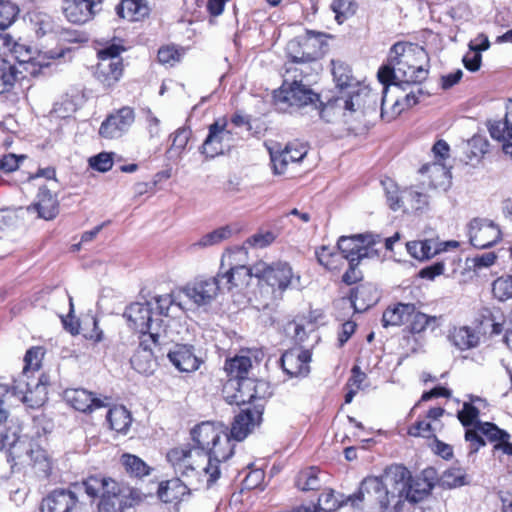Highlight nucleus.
Instances as JSON below:
<instances>
[{
    "mask_svg": "<svg viewBox=\"0 0 512 512\" xmlns=\"http://www.w3.org/2000/svg\"><path fill=\"white\" fill-rule=\"evenodd\" d=\"M135 110L130 106H122L106 116L99 128V135L108 140L121 138L135 121Z\"/></svg>",
    "mask_w": 512,
    "mask_h": 512,
    "instance_id": "f3484780",
    "label": "nucleus"
},
{
    "mask_svg": "<svg viewBox=\"0 0 512 512\" xmlns=\"http://www.w3.org/2000/svg\"><path fill=\"white\" fill-rule=\"evenodd\" d=\"M21 78L22 73L14 64L0 58V92L10 91Z\"/></svg>",
    "mask_w": 512,
    "mask_h": 512,
    "instance_id": "09e8293b",
    "label": "nucleus"
},
{
    "mask_svg": "<svg viewBox=\"0 0 512 512\" xmlns=\"http://www.w3.org/2000/svg\"><path fill=\"white\" fill-rule=\"evenodd\" d=\"M438 480L436 469L425 468L419 475L412 477L405 490V497L413 503L428 497Z\"/></svg>",
    "mask_w": 512,
    "mask_h": 512,
    "instance_id": "393cba45",
    "label": "nucleus"
},
{
    "mask_svg": "<svg viewBox=\"0 0 512 512\" xmlns=\"http://www.w3.org/2000/svg\"><path fill=\"white\" fill-rule=\"evenodd\" d=\"M492 296L499 302L512 299V275H502L492 282Z\"/></svg>",
    "mask_w": 512,
    "mask_h": 512,
    "instance_id": "6e6d98bb",
    "label": "nucleus"
},
{
    "mask_svg": "<svg viewBox=\"0 0 512 512\" xmlns=\"http://www.w3.org/2000/svg\"><path fill=\"white\" fill-rule=\"evenodd\" d=\"M126 51L122 44L107 43L97 49V64L93 76L105 90L115 88L124 76L125 64L121 54Z\"/></svg>",
    "mask_w": 512,
    "mask_h": 512,
    "instance_id": "0eeeda50",
    "label": "nucleus"
},
{
    "mask_svg": "<svg viewBox=\"0 0 512 512\" xmlns=\"http://www.w3.org/2000/svg\"><path fill=\"white\" fill-rule=\"evenodd\" d=\"M366 380V373L363 372L358 365H354L351 369L350 377L344 386V402L346 404L351 403L355 395L364 388V383Z\"/></svg>",
    "mask_w": 512,
    "mask_h": 512,
    "instance_id": "de8ad7c7",
    "label": "nucleus"
},
{
    "mask_svg": "<svg viewBox=\"0 0 512 512\" xmlns=\"http://www.w3.org/2000/svg\"><path fill=\"white\" fill-rule=\"evenodd\" d=\"M38 216L45 220L54 219L59 213V202L47 187L39 188L37 200L33 203Z\"/></svg>",
    "mask_w": 512,
    "mask_h": 512,
    "instance_id": "f704fd0d",
    "label": "nucleus"
},
{
    "mask_svg": "<svg viewBox=\"0 0 512 512\" xmlns=\"http://www.w3.org/2000/svg\"><path fill=\"white\" fill-rule=\"evenodd\" d=\"M259 401L247 402L249 406L241 409L234 417L229 432L232 441L244 440L261 423L263 404L259 403Z\"/></svg>",
    "mask_w": 512,
    "mask_h": 512,
    "instance_id": "a211bd4d",
    "label": "nucleus"
},
{
    "mask_svg": "<svg viewBox=\"0 0 512 512\" xmlns=\"http://www.w3.org/2000/svg\"><path fill=\"white\" fill-rule=\"evenodd\" d=\"M124 316L128 325L135 332H143L151 329L152 309L148 303H132L125 312Z\"/></svg>",
    "mask_w": 512,
    "mask_h": 512,
    "instance_id": "c85d7f7f",
    "label": "nucleus"
},
{
    "mask_svg": "<svg viewBox=\"0 0 512 512\" xmlns=\"http://www.w3.org/2000/svg\"><path fill=\"white\" fill-rule=\"evenodd\" d=\"M441 485L448 488H456L468 484L465 469L461 467H450L440 477Z\"/></svg>",
    "mask_w": 512,
    "mask_h": 512,
    "instance_id": "13d9d810",
    "label": "nucleus"
},
{
    "mask_svg": "<svg viewBox=\"0 0 512 512\" xmlns=\"http://www.w3.org/2000/svg\"><path fill=\"white\" fill-rule=\"evenodd\" d=\"M330 9L335 14V21L341 25L356 14L358 4L355 0H333Z\"/></svg>",
    "mask_w": 512,
    "mask_h": 512,
    "instance_id": "603ef678",
    "label": "nucleus"
},
{
    "mask_svg": "<svg viewBox=\"0 0 512 512\" xmlns=\"http://www.w3.org/2000/svg\"><path fill=\"white\" fill-rule=\"evenodd\" d=\"M102 0H65L64 15L74 24H84L95 16L94 8L101 4Z\"/></svg>",
    "mask_w": 512,
    "mask_h": 512,
    "instance_id": "bb28decb",
    "label": "nucleus"
},
{
    "mask_svg": "<svg viewBox=\"0 0 512 512\" xmlns=\"http://www.w3.org/2000/svg\"><path fill=\"white\" fill-rule=\"evenodd\" d=\"M355 104L353 96H336L321 104L320 117L326 122H332L334 119L344 116L346 112H354Z\"/></svg>",
    "mask_w": 512,
    "mask_h": 512,
    "instance_id": "7c9ffc66",
    "label": "nucleus"
},
{
    "mask_svg": "<svg viewBox=\"0 0 512 512\" xmlns=\"http://www.w3.org/2000/svg\"><path fill=\"white\" fill-rule=\"evenodd\" d=\"M89 166L99 172H107L113 167V153L101 152L89 158Z\"/></svg>",
    "mask_w": 512,
    "mask_h": 512,
    "instance_id": "774afa93",
    "label": "nucleus"
},
{
    "mask_svg": "<svg viewBox=\"0 0 512 512\" xmlns=\"http://www.w3.org/2000/svg\"><path fill=\"white\" fill-rule=\"evenodd\" d=\"M115 13L121 20L141 22L149 16L150 7L146 0H121L115 6Z\"/></svg>",
    "mask_w": 512,
    "mask_h": 512,
    "instance_id": "c756f323",
    "label": "nucleus"
},
{
    "mask_svg": "<svg viewBox=\"0 0 512 512\" xmlns=\"http://www.w3.org/2000/svg\"><path fill=\"white\" fill-rule=\"evenodd\" d=\"M311 359L312 353L310 350L294 347L282 354L280 365L289 378H303L310 372Z\"/></svg>",
    "mask_w": 512,
    "mask_h": 512,
    "instance_id": "4be33fe9",
    "label": "nucleus"
},
{
    "mask_svg": "<svg viewBox=\"0 0 512 512\" xmlns=\"http://www.w3.org/2000/svg\"><path fill=\"white\" fill-rule=\"evenodd\" d=\"M320 469L310 466L301 469L295 477V486L301 491H316L321 488Z\"/></svg>",
    "mask_w": 512,
    "mask_h": 512,
    "instance_id": "a18cd8bd",
    "label": "nucleus"
},
{
    "mask_svg": "<svg viewBox=\"0 0 512 512\" xmlns=\"http://www.w3.org/2000/svg\"><path fill=\"white\" fill-rule=\"evenodd\" d=\"M166 460L174 472L182 477L193 475L204 477L202 469L207 463V455L191 444H182L170 448L166 453Z\"/></svg>",
    "mask_w": 512,
    "mask_h": 512,
    "instance_id": "9d476101",
    "label": "nucleus"
},
{
    "mask_svg": "<svg viewBox=\"0 0 512 512\" xmlns=\"http://www.w3.org/2000/svg\"><path fill=\"white\" fill-rule=\"evenodd\" d=\"M251 368L252 360L249 356L236 355L225 361L224 369L229 380L236 381L237 394L233 397L237 404L262 400V397L257 394L256 381L248 377Z\"/></svg>",
    "mask_w": 512,
    "mask_h": 512,
    "instance_id": "6e6552de",
    "label": "nucleus"
},
{
    "mask_svg": "<svg viewBox=\"0 0 512 512\" xmlns=\"http://www.w3.org/2000/svg\"><path fill=\"white\" fill-rule=\"evenodd\" d=\"M308 153V146L299 141L289 142L281 151L271 154L275 174H284L289 164L301 162Z\"/></svg>",
    "mask_w": 512,
    "mask_h": 512,
    "instance_id": "a878e982",
    "label": "nucleus"
},
{
    "mask_svg": "<svg viewBox=\"0 0 512 512\" xmlns=\"http://www.w3.org/2000/svg\"><path fill=\"white\" fill-rule=\"evenodd\" d=\"M139 333V345L137 349H143L148 352H152L155 354L163 353L161 352L160 342H159V334L154 333L150 330H146Z\"/></svg>",
    "mask_w": 512,
    "mask_h": 512,
    "instance_id": "69168bd1",
    "label": "nucleus"
},
{
    "mask_svg": "<svg viewBox=\"0 0 512 512\" xmlns=\"http://www.w3.org/2000/svg\"><path fill=\"white\" fill-rule=\"evenodd\" d=\"M401 211L403 213H413L422 210L428 205V196L422 192L415 190L413 187L402 189Z\"/></svg>",
    "mask_w": 512,
    "mask_h": 512,
    "instance_id": "37998d69",
    "label": "nucleus"
},
{
    "mask_svg": "<svg viewBox=\"0 0 512 512\" xmlns=\"http://www.w3.org/2000/svg\"><path fill=\"white\" fill-rule=\"evenodd\" d=\"M449 341L459 350L466 351L480 344L479 334L470 326H455L449 330Z\"/></svg>",
    "mask_w": 512,
    "mask_h": 512,
    "instance_id": "72a5a7b5",
    "label": "nucleus"
},
{
    "mask_svg": "<svg viewBox=\"0 0 512 512\" xmlns=\"http://www.w3.org/2000/svg\"><path fill=\"white\" fill-rule=\"evenodd\" d=\"M480 410L470 402H464L462 409L457 412V418L462 426L466 429L477 428L478 423H482L479 419Z\"/></svg>",
    "mask_w": 512,
    "mask_h": 512,
    "instance_id": "4d7b16f0",
    "label": "nucleus"
},
{
    "mask_svg": "<svg viewBox=\"0 0 512 512\" xmlns=\"http://www.w3.org/2000/svg\"><path fill=\"white\" fill-rule=\"evenodd\" d=\"M414 309H416V304L414 303L398 302L389 305L382 314L383 326H401L408 323L411 315L414 313Z\"/></svg>",
    "mask_w": 512,
    "mask_h": 512,
    "instance_id": "473e14b6",
    "label": "nucleus"
},
{
    "mask_svg": "<svg viewBox=\"0 0 512 512\" xmlns=\"http://www.w3.org/2000/svg\"><path fill=\"white\" fill-rule=\"evenodd\" d=\"M184 54L185 49L183 47L175 44H167L158 49L157 60L164 66L174 67L182 60Z\"/></svg>",
    "mask_w": 512,
    "mask_h": 512,
    "instance_id": "3c124183",
    "label": "nucleus"
},
{
    "mask_svg": "<svg viewBox=\"0 0 512 512\" xmlns=\"http://www.w3.org/2000/svg\"><path fill=\"white\" fill-rule=\"evenodd\" d=\"M46 354V349L43 346H32L24 355L23 372L38 371L42 367V361Z\"/></svg>",
    "mask_w": 512,
    "mask_h": 512,
    "instance_id": "052dcab7",
    "label": "nucleus"
},
{
    "mask_svg": "<svg viewBox=\"0 0 512 512\" xmlns=\"http://www.w3.org/2000/svg\"><path fill=\"white\" fill-rule=\"evenodd\" d=\"M85 493L98 499L97 512H125L142 501L140 491L104 474H92L82 480Z\"/></svg>",
    "mask_w": 512,
    "mask_h": 512,
    "instance_id": "f03ea898",
    "label": "nucleus"
},
{
    "mask_svg": "<svg viewBox=\"0 0 512 512\" xmlns=\"http://www.w3.org/2000/svg\"><path fill=\"white\" fill-rule=\"evenodd\" d=\"M80 508L78 495L70 488H55L42 498L40 512H77Z\"/></svg>",
    "mask_w": 512,
    "mask_h": 512,
    "instance_id": "aec40b11",
    "label": "nucleus"
},
{
    "mask_svg": "<svg viewBox=\"0 0 512 512\" xmlns=\"http://www.w3.org/2000/svg\"><path fill=\"white\" fill-rule=\"evenodd\" d=\"M106 419L110 429L121 434H126L132 423L131 413L123 405H115L110 408Z\"/></svg>",
    "mask_w": 512,
    "mask_h": 512,
    "instance_id": "a19ab883",
    "label": "nucleus"
},
{
    "mask_svg": "<svg viewBox=\"0 0 512 512\" xmlns=\"http://www.w3.org/2000/svg\"><path fill=\"white\" fill-rule=\"evenodd\" d=\"M171 144L167 153L171 157L181 158L183 154L192 148L193 131L190 127H180L170 135Z\"/></svg>",
    "mask_w": 512,
    "mask_h": 512,
    "instance_id": "e433bc0d",
    "label": "nucleus"
},
{
    "mask_svg": "<svg viewBox=\"0 0 512 512\" xmlns=\"http://www.w3.org/2000/svg\"><path fill=\"white\" fill-rule=\"evenodd\" d=\"M489 143L480 136L472 137L467 143L466 156L469 161L480 160L488 152Z\"/></svg>",
    "mask_w": 512,
    "mask_h": 512,
    "instance_id": "e2e57ef3",
    "label": "nucleus"
},
{
    "mask_svg": "<svg viewBox=\"0 0 512 512\" xmlns=\"http://www.w3.org/2000/svg\"><path fill=\"white\" fill-rule=\"evenodd\" d=\"M30 458L33 461V467L42 477L48 478L51 475L53 464L46 451L41 449L31 450Z\"/></svg>",
    "mask_w": 512,
    "mask_h": 512,
    "instance_id": "680f3d73",
    "label": "nucleus"
},
{
    "mask_svg": "<svg viewBox=\"0 0 512 512\" xmlns=\"http://www.w3.org/2000/svg\"><path fill=\"white\" fill-rule=\"evenodd\" d=\"M241 252V249L228 251V269L218 272L223 288L233 295H246L249 292L251 282L255 279L254 264L251 266L233 264L230 261L233 254Z\"/></svg>",
    "mask_w": 512,
    "mask_h": 512,
    "instance_id": "f8f14e48",
    "label": "nucleus"
},
{
    "mask_svg": "<svg viewBox=\"0 0 512 512\" xmlns=\"http://www.w3.org/2000/svg\"><path fill=\"white\" fill-rule=\"evenodd\" d=\"M331 73L336 87L340 90L355 87L358 80L355 78L351 66L343 60H331Z\"/></svg>",
    "mask_w": 512,
    "mask_h": 512,
    "instance_id": "4c0bfd02",
    "label": "nucleus"
},
{
    "mask_svg": "<svg viewBox=\"0 0 512 512\" xmlns=\"http://www.w3.org/2000/svg\"><path fill=\"white\" fill-rule=\"evenodd\" d=\"M319 265L332 274H339L345 266L346 259L338 248L321 245L315 249Z\"/></svg>",
    "mask_w": 512,
    "mask_h": 512,
    "instance_id": "2f4dec72",
    "label": "nucleus"
},
{
    "mask_svg": "<svg viewBox=\"0 0 512 512\" xmlns=\"http://www.w3.org/2000/svg\"><path fill=\"white\" fill-rule=\"evenodd\" d=\"M221 291L222 286L218 273L210 277L199 276L183 288V293L199 306L210 304Z\"/></svg>",
    "mask_w": 512,
    "mask_h": 512,
    "instance_id": "6ab92c4d",
    "label": "nucleus"
},
{
    "mask_svg": "<svg viewBox=\"0 0 512 512\" xmlns=\"http://www.w3.org/2000/svg\"><path fill=\"white\" fill-rule=\"evenodd\" d=\"M256 288L253 294L264 307L283 299L284 293L289 290L295 279L292 266L286 261L266 262L263 260L254 263Z\"/></svg>",
    "mask_w": 512,
    "mask_h": 512,
    "instance_id": "7ed1b4c3",
    "label": "nucleus"
},
{
    "mask_svg": "<svg viewBox=\"0 0 512 512\" xmlns=\"http://www.w3.org/2000/svg\"><path fill=\"white\" fill-rule=\"evenodd\" d=\"M438 320V317L427 315L419 311L416 307L413 315H411V318L408 321L407 329L409 333L413 335L420 334L428 328L434 330L439 325Z\"/></svg>",
    "mask_w": 512,
    "mask_h": 512,
    "instance_id": "49530a36",
    "label": "nucleus"
},
{
    "mask_svg": "<svg viewBox=\"0 0 512 512\" xmlns=\"http://www.w3.org/2000/svg\"><path fill=\"white\" fill-rule=\"evenodd\" d=\"M9 393L32 409L41 407L45 402L43 397H35L34 392L28 389V384L22 379H13L10 385L0 384V423H5L9 417L6 407V396Z\"/></svg>",
    "mask_w": 512,
    "mask_h": 512,
    "instance_id": "dca6fc26",
    "label": "nucleus"
},
{
    "mask_svg": "<svg viewBox=\"0 0 512 512\" xmlns=\"http://www.w3.org/2000/svg\"><path fill=\"white\" fill-rule=\"evenodd\" d=\"M191 438L195 447L207 455V463L202 470L206 487L211 488L221 476L220 464L234 453L228 427L219 422L204 421L192 428Z\"/></svg>",
    "mask_w": 512,
    "mask_h": 512,
    "instance_id": "f257e3e1",
    "label": "nucleus"
},
{
    "mask_svg": "<svg viewBox=\"0 0 512 512\" xmlns=\"http://www.w3.org/2000/svg\"><path fill=\"white\" fill-rule=\"evenodd\" d=\"M277 237L278 233L272 230L260 229L257 233L247 238L246 244L252 248L262 249L274 243Z\"/></svg>",
    "mask_w": 512,
    "mask_h": 512,
    "instance_id": "0e129e2a",
    "label": "nucleus"
},
{
    "mask_svg": "<svg viewBox=\"0 0 512 512\" xmlns=\"http://www.w3.org/2000/svg\"><path fill=\"white\" fill-rule=\"evenodd\" d=\"M63 399L68 406L84 414H91L95 410L106 406L102 398L84 388L65 389Z\"/></svg>",
    "mask_w": 512,
    "mask_h": 512,
    "instance_id": "b1692460",
    "label": "nucleus"
},
{
    "mask_svg": "<svg viewBox=\"0 0 512 512\" xmlns=\"http://www.w3.org/2000/svg\"><path fill=\"white\" fill-rule=\"evenodd\" d=\"M409 255L419 261H426L440 253L443 248L433 239L414 240L406 243Z\"/></svg>",
    "mask_w": 512,
    "mask_h": 512,
    "instance_id": "c9c22d12",
    "label": "nucleus"
},
{
    "mask_svg": "<svg viewBox=\"0 0 512 512\" xmlns=\"http://www.w3.org/2000/svg\"><path fill=\"white\" fill-rule=\"evenodd\" d=\"M234 229L231 225L219 227L205 235L193 244L195 247L206 248L222 243L232 237Z\"/></svg>",
    "mask_w": 512,
    "mask_h": 512,
    "instance_id": "8fccbe9b",
    "label": "nucleus"
},
{
    "mask_svg": "<svg viewBox=\"0 0 512 512\" xmlns=\"http://www.w3.org/2000/svg\"><path fill=\"white\" fill-rule=\"evenodd\" d=\"M385 477L395 484L402 485L398 495L403 498V493L412 478L410 471L401 464H394L385 469Z\"/></svg>",
    "mask_w": 512,
    "mask_h": 512,
    "instance_id": "5fc2aeb1",
    "label": "nucleus"
},
{
    "mask_svg": "<svg viewBox=\"0 0 512 512\" xmlns=\"http://www.w3.org/2000/svg\"><path fill=\"white\" fill-rule=\"evenodd\" d=\"M83 337L94 344L104 340V333L99 328L98 320L95 317H91L88 321H85Z\"/></svg>",
    "mask_w": 512,
    "mask_h": 512,
    "instance_id": "338daca9",
    "label": "nucleus"
},
{
    "mask_svg": "<svg viewBox=\"0 0 512 512\" xmlns=\"http://www.w3.org/2000/svg\"><path fill=\"white\" fill-rule=\"evenodd\" d=\"M351 301L356 310H366L378 301L377 291L369 284H360L351 290Z\"/></svg>",
    "mask_w": 512,
    "mask_h": 512,
    "instance_id": "79ce46f5",
    "label": "nucleus"
},
{
    "mask_svg": "<svg viewBox=\"0 0 512 512\" xmlns=\"http://www.w3.org/2000/svg\"><path fill=\"white\" fill-rule=\"evenodd\" d=\"M20 9L11 0H0V31L8 29L18 18Z\"/></svg>",
    "mask_w": 512,
    "mask_h": 512,
    "instance_id": "bf43d9fd",
    "label": "nucleus"
},
{
    "mask_svg": "<svg viewBox=\"0 0 512 512\" xmlns=\"http://www.w3.org/2000/svg\"><path fill=\"white\" fill-rule=\"evenodd\" d=\"M378 244H382L380 235L365 233L351 236H341L337 248L348 263V268L342 275V282L353 285L362 280L363 275L358 266L365 258L379 256Z\"/></svg>",
    "mask_w": 512,
    "mask_h": 512,
    "instance_id": "20e7f679",
    "label": "nucleus"
},
{
    "mask_svg": "<svg viewBox=\"0 0 512 512\" xmlns=\"http://www.w3.org/2000/svg\"><path fill=\"white\" fill-rule=\"evenodd\" d=\"M119 463L125 473L131 478H143L151 472V467L140 457L131 453H122Z\"/></svg>",
    "mask_w": 512,
    "mask_h": 512,
    "instance_id": "ea45409f",
    "label": "nucleus"
},
{
    "mask_svg": "<svg viewBox=\"0 0 512 512\" xmlns=\"http://www.w3.org/2000/svg\"><path fill=\"white\" fill-rule=\"evenodd\" d=\"M159 355L143 349H136L130 359L132 368L140 374H152L157 366Z\"/></svg>",
    "mask_w": 512,
    "mask_h": 512,
    "instance_id": "c03bdc74",
    "label": "nucleus"
},
{
    "mask_svg": "<svg viewBox=\"0 0 512 512\" xmlns=\"http://www.w3.org/2000/svg\"><path fill=\"white\" fill-rule=\"evenodd\" d=\"M167 356L171 363L181 372H194L202 363L201 359L195 355L191 345L177 344L173 351L168 352Z\"/></svg>",
    "mask_w": 512,
    "mask_h": 512,
    "instance_id": "cd10ccee",
    "label": "nucleus"
},
{
    "mask_svg": "<svg viewBox=\"0 0 512 512\" xmlns=\"http://www.w3.org/2000/svg\"><path fill=\"white\" fill-rule=\"evenodd\" d=\"M464 438L468 443L469 453L473 454L486 445V440L495 448L501 440L510 438V434L493 422L483 421L478 423L477 428L466 429Z\"/></svg>",
    "mask_w": 512,
    "mask_h": 512,
    "instance_id": "4468645a",
    "label": "nucleus"
},
{
    "mask_svg": "<svg viewBox=\"0 0 512 512\" xmlns=\"http://www.w3.org/2000/svg\"><path fill=\"white\" fill-rule=\"evenodd\" d=\"M405 110L407 105L401 102L399 98L389 101L387 93L383 95L381 101V119L390 123L397 119Z\"/></svg>",
    "mask_w": 512,
    "mask_h": 512,
    "instance_id": "864d4df0",
    "label": "nucleus"
},
{
    "mask_svg": "<svg viewBox=\"0 0 512 512\" xmlns=\"http://www.w3.org/2000/svg\"><path fill=\"white\" fill-rule=\"evenodd\" d=\"M320 101V96L307 84H289L282 82L281 86L273 91L272 103L275 109L283 113H292L310 104Z\"/></svg>",
    "mask_w": 512,
    "mask_h": 512,
    "instance_id": "1a4fd4ad",
    "label": "nucleus"
},
{
    "mask_svg": "<svg viewBox=\"0 0 512 512\" xmlns=\"http://www.w3.org/2000/svg\"><path fill=\"white\" fill-rule=\"evenodd\" d=\"M289 60L285 64V74L283 82L289 84H304L303 81L312 74V67L309 62H303L302 60L295 59L294 57H288Z\"/></svg>",
    "mask_w": 512,
    "mask_h": 512,
    "instance_id": "58836bf2",
    "label": "nucleus"
},
{
    "mask_svg": "<svg viewBox=\"0 0 512 512\" xmlns=\"http://www.w3.org/2000/svg\"><path fill=\"white\" fill-rule=\"evenodd\" d=\"M389 60L407 83H421L427 78L426 53L417 44L395 43L390 49Z\"/></svg>",
    "mask_w": 512,
    "mask_h": 512,
    "instance_id": "423d86ee",
    "label": "nucleus"
},
{
    "mask_svg": "<svg viewBox=\"0 0 512 512\" xmlns=\"http://www.w3.org/2000/svg\"><path fill=\"white\" fill-rule=\"evenodd\" d=\"M348 502L364 512H401L404 504L401 495L390 493L382 478L376 476L364 478Z\"/></svg>",
    "mask_w": 512,
    "mask_h": 512,
    "instance_id": "39448f33",
    "label": "nucleus"
},
{
    "mask_svg": "<svg viewBox=\"0 0 512 512\" xmlns=\"http://www.w3.org/2000/svg\"><path fill=\"white\" fill-rule=\"evenodd\" d=\"M226 117L215 120L208 127V135L199 147V151L206 158H214L224 152V140L231 138L232 132L227 129Z\"/></svg>",
    "mask_w": 512,
    "mask_h": 512,
    "instance_id": "412c9836",
    "label": "nucleus"
},
{
    "mask_svg": "<svg viewBox=\"0 0 512 512\" xmlns=\"http://www.w3.org/2000/svg\"><path fill=\"white\" fill-rule=\"evenodd\" d=\"M468 236L471 245L478 249L490 248L503 238L499 225L485 218H473L469 222Z\"/></svg>",
    "mask_w": 512,
    "mask_h": 512,
    "instance_id": "2eb2a0df",
    "label": "nucleus"
},
{
    "mask_svg": "<svg viewBox=\"0 0 512 512\" xmlns=\"http://www.w3.org/2000/svg\"><path fill=\"white\" fill-rule=\"evenodd\" d=\"M331 38L328 33L306 29L303 35L289 42L288 57L309 63L317 61L328 51V39Z\"/></svg>",
    "mask_w": 512,
    "mask_h": 512,
    "instance_id": "9b49d317",
    "label": "nucleus"
},
{
    "mask_svg": "<svg viewBox=\"0 0 512 512\" xmlns=\"http://www.w3.org/2000/svg\"><path fill=\"white\" fill-rule=\"evenodd\" d=\"M433 161L423 164L418 172L421 175H428V185L437 189L445 186L449 171L446 161L450 158V146L444 139H438L431 148Z\"/></svg>",
    "mask_w": 512,
    "mask_h": 512,
    "instance_id": "ddd939ff",
    "label": "nucleus"
},
{
    "mask_svg": "<svg viewBox=\"0 0 512 512\" xmlns=\"http://www.w3.org/2000/svg\"><path fill=\"white\" fill-rule=\"evenodd\" d=\"M156 493L161 502L171 505L174 511L179 512L181 504L191 498L192 490L179 477H173L161 481Z\"/></svg>",
    "mask_w": 512,
    "mask_h": 512,
    "instance_id": "5701e85b",
    "label": "nucleus"
}]
</instances>
